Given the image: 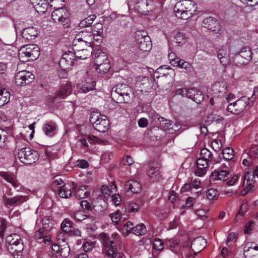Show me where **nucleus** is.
I'll use <instances>...</instances> for the list:
<instances>
[{
    "mask_svg": "<svg viewBox=\"0 0 258 258\" xmlns=\"http://www.w3.org/2000/svg\"><path fill=\"white\" fill-rule=\"evenodd\" d=\"M99 237L103 246V249H106V255L115 258L117 254L116 244L120 241L119 234L117 232H113L109 236L106 233H102L99 234Z\"/></svg>",
    "mask_w": 258,
    "mask_h": 258,
    "instance_id": "1",
    "label": "nucleus"
},
{
    "mask_svg": "<svg viewBox=\"0 0 258 258\" xmlns=\"http://www.w3.org/2000/svg\"><path fill=\"white\" fill-rule=\"evenodd\" d=\"M196 3L190 0H182L176 3L174 7L176 16L183 20H187L196 10Z\"/></svg>",
    "mask_w": 258,
    "mask_h": 258,
    "instance_id": "2",
    "label": "nucleus"
},
{
    "mask_svg": "<svg viewBox=\"0 0 258 258\" xmlns=\"http://www.w3.org/2000/svg\"><path fill=\"white\" fill-rule=\"evenodd\" d=\"M20 147V142L16 143V148H18L17 157L20 161L25 164H32L36 162L39 158L38 152L29 147Z\"/></svg>",
    "mask_w": 258,
    "mask_h": 258,
    "instance_id": "3",
    "label": "nucleus"
},
{
    "mask_svg": "<svg viewBox=\"0 0 258 258\" xmlns=\"http://www.w3.org/2000/svg\"><path fill=\"white\" fill-rule=\"evenodd\" d=\"M39 48L35 44H29L22 46L19 50V58L23 62L35 60L39 56Z\"/></svg>",
    "mask_w": 258,
    "mask_h": 258,
    "instance_id": "4",
    "label": "nucleus"
},
{
    "mask_svg": "<svg viewBox=\"0 0 258 258\" xmlns=\"http://www.w3.org/2000/svg\"><path fill=\"white\" fill-rule=\"evenodd\" d=\"M6 242L9 244L7 246L8 251L14 256H21L23 249V244L21 242L19 235L11 234L6 238Z\"/></svg>",
    "mask_w": 258,
    "mask_h": 258,
    "instance_id": "5",
    "label": "nucleus"
},
{
    "mask_svg": "<svg viewBox=\"0 0 258 258\" xmlns=\"http://www.w3.org/2000/svg\"><path fill=\"white\" fill-rule=\"evenodd\" d=\"M90 121L95 130L99 132H105L109 128V122L106 116L98 115L95 112L92 113L90 115Z\"/></svg>",
    "mask_w": 258,
    "mask_h": 258,
    "instance_id": "6",
    "label": "nucleus"
},
{
    "mask_svg": "<svg viewBox=\"0 0 258 258\" xmlns=\"http://www.w3.org/2000/svg\"><path fill=\"white\" fill-rule=\"evenodd\" d=\"M249 98L242 96L233 102L230 103L227 107V110L231 114L238 115L243 112L249 104Z\"/></svg>",
    "mask_w": 258,
    "mask_h": 258,
    "instance_id": "7",
    "label": "nucleus"
},
{
    "mask_svg": "<svg viewBox=\"0 0 258 258\" xmlns=\"http://www.w3.org/2000/svg\"><path fill=\"white\" fill-rule=\"evenodd\" d=\"M54 11L51 14V18L55 23H58L64 26L68 27L70 14L68 11L62 7L53 8Z\"/></svg>",
    "mask_w": 258,
    "mask_h": 258,
    "instance_id": "8",
    "label": "nucleus"
},
{
    "mask_svg": "<svg viewBox=\"0 0 258 258\" xmlns=\"http://www.w3.org/2000/svg\"><path fill=\"white\" fill-rule=\"evenodd\" d=\"M136 40L139 48L143 51H148L152 48L151 39L144 32L138 31L136 33Z\"/></svg>",
    "mask_w": 258,
    "mask_h": 258,
    "instance_id": "9",
    "label": "nucleus"
},
{
    "mask_svg": "<svg viewBox=\"0 0 258 258\" xmlns=\"http://www.w3.org/2000/svg\"><path fill=\"white\" fill-rule=\"evenodd\" d=\"M34 75L30 72L23 71L18 72L15 76V82L18 86H25L32 83Z\"/></svg>",
    "mask_w": 258,
    "mask_h": 258,
    "instance_id": "10",
    "label": "nucleus"
},
{
    "mask_svg": "<svg viewBox=\"0 0 258 258\" xmlns=\"http://www.w3.org/2000/svg\"><path fill=\"white\" fill-rule=\"evenodd\" d=\"M72 92V86L70 83L61 85L59 89L57 90L51 98V101L54 102L56 100H60L66 98L70 95Z\"/></svg>",
    "mask_w": 258,
    "mask_h": 258,
    "instance_id": "11",
    "label": "nucleus"
},
{
    "mask_svg": "<svg viewBox=\"0 0 258 258\" xmlns=\"http://www.w3.org/2000/svg\"><path fill=\"white\" fill-rule=\"evenodd\" d=\"M112 99L117 103H129L132 102L134 94L132 91L121 93H111Z\"/></svg>",
    "mask_w": 258,
    "mask_h": 258,
    "instance_id": "12",
    "label": "nucleus"
},
{
    "mask_svg": "<svg viewBox=\"0 0 258 258\" xmlns=\"http://www.w3.org/2000/svg\"><path fill=\"white\" fill-rule=\"evenodd\" d=\"M75 56L74 52L69 51L64 53L59 61V66L62 70L69 69L73 64Z\"/></svg>",
    "mask_w": 258,
    "mask_h": 258,
    "instance_id": "13",
    "label": "nucleus"
},
{
    "mask_svg": "<svg viewBox=\"0 0 258 258\" xmlns=\"http://www.w3.org/2000/svg\"><path fill=\"white\" fill-rule=\"evenodd\" d=\"M93 35L90 33L88 34L87 32L81 31L76 36L73 45L76 46L78 44V43L91 45L93 42Z\"/></svg>",
    "mask_w": 258,
    "mask_h": 258,
    "instance_id": "14",
    "label": "nucleus"
},
{
    "mask_svg": "<svg viewBox=\"0 0 258 258\" xmlns=\"http://www.w3.org/2000/svg\"><path fill=\"white\" fill-rule=\"evenodd\" d=\"M135 8L139 12L144 13L153 11L154 6L151 0H136Z\"/></svg>",
    "mask_w": 258,
    "mask_h": 258,
    "instance_id": "15",
    "label": "nucleus"
},
{
    "mask_svg": "<svg viewBox=\"0 0 258 258\" xmlns=\"http://www.w3.org/2000/svg\"><path fill=\"white\" fill-rule=\"evenodd\" d=\"M0 176L3 178L15 189L20 187V183L15 173L11 172L0 171Z\"/></svg>",
    "mask_w": 258,
    "mask_h": 258,
    "instance_id": "16",
    "label": "nucleus"
},
{
    "mask_svg": "<svg viewBox=\"0 0 258 258\" xmlns=\"http://www.w3.org/2000/svg\"><path fill=\"white\" fill-rule=\"evenodd\" d=\"M96 82L90 78H87L77 85V88L84 93H87L94 89Z\"/></svg>",
    "mask_w": 258,
    "mask_h": 258,
    "instance_id": "17",
    "label": "nucleus"
},
{
    "mask_svg": "<svg viewBox=\"0 0 258 258\" xmlns=\"http://www.w3.org/2000/svg\"><path fill=\"white\" fill-rule=\"evenodd\" d=\"M196 102L200 103L204 100V96L199 89L196 88L187 89L186 97Z\"/></svg>",
    "mask_w": 258,
    "mask_h": 258,
    "instance_id": "18",
    "label": "nucleus"
},
{
    "mask_svg": "<svg viewBox=\"0 0 258 258\" xmlns=\"http://www.w3.org/2000/svg\"><path fill=\"white\" fill-rule=\"evenodd\" d=\"M212 91L214 97H222L227 91V85L225 82H215L212 86Z\"/></svg>",
    "mask_w": 258,
    "mask_h": 258,
    "instance_id": "19",
    "label": "nucleus"
},
{
    "mask_svg": "<svg viewBox=\"0 0 258 258\" xmlns=\"http://www.w3.org/2000/svg\"><path fill=\"white\" fill-rule=\"evenodd\" d=\"M204 27L212 31H216L219 29V24L217 20L212 17H209L204 19Z\"/></svg>",
    "mask_w": 258,
    "mask_h": 258,
    "instance_id": "20",
    "label": "nucleus"
},
{
    "mask_svg": "<svg viewBox=\"0 0 258 258\" xmlns=\"http://www.w3.org/2000/svg\"><path fill=\"white\" fill-rule=\"evenodd\" d=\"M124 186L127 192L131 191L133 194L138 193L141 190L140 183L134 180H130L126 181Z\"/></svg>",
    "mask_w": 258,
    "mask_h": 258,
    "instance_id": "21",
    "label": "nucleus"
},
{
    "mask_svg": "<svg viewBox=\"0 0 258 258\" xmlns=\"http://www.w3.org/2000/svg\"><path fill=\"white\" fill-rule=\"evenodd\" d=\"M3 200L5 204L8 206H13L15 204H21L26 201V197L23 196H17L12 198H9L6 194L3 196Z\"/></svg>",
    "mask_w": 258,
    "mask_h": 258,
    "instance_id": "22",
    "label": "nucleus"
},
{
    "mask_svg": "<svg viewBox=\"0 0 258 258\" xmlns=\"http://www.w3.org/2000/svg\"><path fill=\"white\" fill-rule=\"evenodd\" d=\"M206 245V240L201 237L195 238L191 242V247L194 252L201 251Z\"/></svg>",
    "mask_w": 258,
    "mask_h": 258,
    "instance_id": "23",
    "label": "nucleus"
},
{
    "mask_svg": "<svg viewBox=\"0 0 258 258\" xmlns=\"http://www.w3.org/2000/svg\"><path fill=\"white\" fill-rule=\"evenodd\" d=\"M36 11L38 13H44L47 10L49 4L46 0H30Z\"/></svg>",
    "mask_w": 258,
    "mask_h": 258,
    "instance_id": "24",
    "label": "nucleus"
},
{
    "mask_svg": "<svg viewBox=\"0 0 258 258\" xmlns=\"http://www.w3.org/2000/svg\"><path fill=\"white\" fill-rule=\"evenodd\" d=\"M229 172L228 170L218 169L214 170L211 174V179L214 180H225L227 178Z\"/></svg>",
    "mask_w": 258,
    "mask_h": 258,
    "instance_id": "25",
    "label": "nucleus"
},
{
    "mask_svg": "<svg viewBox=\"0 0 258 258\" xmlns=\"http://www.w3.org/2000/svg\"><path fill=\"white\" fill-rule=\"evenodd\" d=\"M147 175L152 181H157L160 177L159 167L155 164L151 165L147 171Z\"/></svg>",
    "mask_w": 258,
    "mask_h": 258,
    "instance_id": "26",
    "label": "nucleus"
},
{
    "mask_svg": "<svg viewBox=\"0 0 258 258\" xmlns=\"http://www.w3.org/2000/svg\"><path fill=\"white\" fill-rule=\"evenodd\" d=\"M23 38L32 40L34 39L38 35V31L33 27H30L24 29L22 33Z\"/></svg>",
    "mask_w": 258,
    "mask_h": 258,
    "instance_id": "27",
    "label": "nucleus"
},
{
    "mask_svg": "<svg viewBox=\"0 0 258 258\" xmlns=\"http://www.w3.org/2000/svg\"><path fill=\"white\" fill-rule=\"evenodd\" d=\"M254 173H250L249 172H245L242 177V180H243L242 184L243 185H245V180L246 182V187L247 192L249 191L251 189H252L253 187V184L254 183L253 178L254 177Z\"/></svg>",
    "mask_w": 258,
    "mask_h": 258,
    "instance_id": "28",
    "label": "nucleus"
},
{
    "mask_svg": "<svg viewBox=\"0 0 258 258\" xmlns=\"http://www.w3.org/2000/svg\"><path fill=\"white\" fill-rule=\"evenodd\" d=\"M56 128V123L52 121L44 123L42 127L45 134L49 137H52L55 134Z\"/></svg>",
    "mask_w": 258,
    "mask_h": 258,
    "instance_id": "29",
    "label": "nucleus"
},
{
    "mask_svg": "<svg viewBox=\"0 0 258 258\" xmlns=\"http://www.w3.org/2000/svg\"><path fill=\"white\" fill-rule=\"evenodd\" d=\"M90 192L87 185L81 186L77 190L74 196L78 199H85L90 196Z\"/></svg>",
    "mask_w": 258,
    "mask_h": 258,
    "instance_id": "30",
    "label": "nucleus"
},
{
    "mask_svg": "<svg viewBox=\"0 0 258 258\" xmlns=\"http://www.w3.org/2000/svg\"><path fill=\"white\" fill-rule=\"evenodd\" d=\"M75 52L74 53L75 58L79 59H85L90 56L91 53L87 49L83 48L82 49H78L74 48Z\"/></svg>",
    "mask_w": 258,
    "mask_h": 258,
    "instance_id": "31",
    "label": "nucleus"
},
{
    "mask_svg": "<svg viewBox=\"0 0 258 258\" xmlns=\"http://www.w3.org/2000/svg\"><path fill=\"white\" fill-rule=\"evenodd\" d=\"M244 254L245 256L249 258H258V246H255L253 247H246L244 248Z\"/></svg>",
    "mask_w": 258,
    "mask_h": 258,
    "instance_id": "32",
    "label": "nucleus"
},
{
    "mask_svg": "<svg viewBox=\"0 0 258 258\" xmlns=\"http://www.w3.org/2000/svg\"><path fill=\"white\" fill-rule=\"evenodd\" d=\"M130 91H132V89L130 87L126 84H121L114 87L112 88L111 93H116V94H119Z\"/></svg>",
    "mask_w": 258,
    "mask_h": 258,
    "instance_id": "33",
    "label": "nucleus"
},
{
    "mask_svg": "<svg viewBox=\"0 0 258 258\" xmlns=\"http://www.w3.org/2000/svg\"><path fill=\"white\" fill-rule=\"evenodd\" d=\"M10 94L9 91L3 89L0 92V106H3L10 101Z\"/></svg>",
    "mask_w": 258,
    "mask_h": 258,
    "instance_id": "34",
    "label": "nucleus"
},
{
    "mask_svg": "<svg viewBox=\"0 0 258 258\" xmlns=\"http://www.w3.org/2000/svg\"><path fill=\"white\" fill-rule=\"evenodd\" d=\"M147 232L146 227L144 224H139L134 227L133 233L138 236L144 235Z\"/></svg>",
    "mask_w": 258,
    "mask_h": 258,
    "instance_id": "35",
    "label": "nucleus"
},
{
    "mask_svg": "<svg viewBox=\"0 0 258 258\" xmlns=\"http://www.w3.org/2000/svg\"><path fill=\"white\" fill-rule=\"evenodd\" d=\"M238 52L247 61H249V60L251 59V55L252 53L249 48L247 47H243L241 48L240 51Z\"/></svg>",
    "mask_w": 258,
    "mask_h": 258,
    "instance_id": "36",
    "label": "nucleus"
},
{
    "mask_svg": "<svg viewBox=\"0 0 258 258\" xmlns=\"http://www.w3.org/2000/svg\"><path fill=\"white\" fill-rule=\"evenodd\" d=\"M110 68V66L108 60L103 62L95 67V70L98 73L100 74H104L108 72Z\"/></svg>",
    "mask_w": 258,
    "mask_h": 258,
    "instance_id": "37",
    "label": "nucleus"
},
{
    "mask_svg": "<svg viewBox=\"0 0 258 258\" xmlns=\"http://www.w3.org/2000/svg\"><path fill=\"white\" fill-rule=\"evenodd\" d=\"M102 24L100 23H97L91 28V33L90 34L93 35V38H95V35H102Z\"/></svg>",
    "mask_w": 258,
    "mask_h": 258,
    "instance_id": "38",
    "label": "nucleus"
},
{
    "mask_svg": "<svg viewBox=\"0 0 258 258\" xmlns=\"http://www.w3.org/2000/svg\"><path fill=\"white\" fill-rule=\"evenodd\" d=\"M96 18L95 15H91L83 20L79 23V26L82 28L87 27L92 24L94 20Z\"/></svg>",
    "mask_w": 258,
    "mask_h": 258,
    "instance_id": "39",
    "label": "nucleus"
},
{
    "mask_svg": "<svg viewBox=\"0 0 258 258\" xmlns=\"http://www.w3.org/2000/svg\"><path fill=\"white\" fill-rule=\"evenodd\" d=\"M174 40L176 43L179 45H182L185 44L187 40V36L182 32H178L174 37Z\"/></svg>",
    "mask_w": 258,
    "mask_h": 258,
    "instance_id": "40",
    "label": "nucleus"
},
{
    "mask_svg": "<svg viewBox=\"0 0 258 258\" xmlns=\"http://www.w3.org/2000/svg\"><path fill=\"white\" fill-rule=\"evenodd\" d=\"M233 60L235 64L238 66L246 64L248 62L244 59L238 52L235 53L233 57Z\"/></svg>",
    "mask_w": 258,
    "mask_h": 258,
    "instance_id": "41",
    "label": "nucleus"
},
{
    "mask_svg": "<svg viewBox=\"0 0 258 258\" xmlns=\"http://www.w3.org/2000/svg\"><path fill=\"white\" fill-rule=\"evenodd\" d=\"M173 66L174 67H179L182 69H184L186 72H190L191 71V64L185 61H183L179 59V61L174 62L173 63Z\"/></svg>",
    "mask_w": 258,
    "mask_h": 258,
    "instance_id": "42",
    "label": "nucleus"
},
{
    "mask_svg": "<svg viewBox=\"0 0 258 258\" xmlns=\"http://www.w3.org/2000/svg\"><path fill=\"white\" fill-rule=\"evenodd\" d=\"M58 195L61 198L68 199L71 197L72 192L69 188L63 186L58 189Z\"/></svg>",
    "mask_w": 258,
    "mask_h": 258,
    "instance_id": "43",
    "label": "nucleus"
},
{
    "mask_svg": "<svg viewBox=\"0 0 258 258\" xmlns=\"http://www.w3.org/2000/svg\"><path fill=\"white\" fill-rule=\"evenodd\" d=\"M133 224L132 222L130 221L127 222L125 224H124L122 228L121 231L122 234L125 236H127L132 231L133 232Z\"/></svg>",
    "mask_w": 258,
    "mask_h": 258,
    "instance_id": "44",
    "label": "nucleus"
},
{
    "mask_svg": "<svg viewBox=\"0 0 258 258\" xmlns=\"http://www.w3.org/2000/svg\"><path fill=\"white\" fill-rule=\"evenodd\" d=\"M158 120L160 122V125L163 130H170L171 126V121L169 120L165 119L162 117H158Z\"/></svg>",
    "mask_w": 258,
    "mask_h": 258,
    "instance_id": "45",
    "label": "nucleus"
},
{
    "mask_svg": "<svg viewBox=\"0 0 258 258\" xmlns=\"http://www.w3.org/2000/svg\"><path fill=\"white\" fill-rule=\"evenodd\" d=\"M206 196L209 200H216L219 196V194L216 189L210 188L207 191Z\"/></svg>",
    "mask_w": 258,
    "mask_h": 258,
    "instance_id": "46",
    "label": "nucleus"
},
{
    "mask_svg": "<svg viewBox=\"0 0 258 258\" xmlns=\"http://www.w3.org/2000/svg\"><path fill=\"white\" fill-rule=\"evenodd\" d=\"M107 60H108L107 57L104 53L102 52H99V54L98 55H96L95 57L94 62L95 66L106 62Z\"/></svg>",
    "mask_w": 258,
    "mask_h": 258,
    "instance_id": "47",
    "label": "nucleus"
},
{
    "mask_svg": "<svg viewBox=\"0 0 258 258\" xmlns=\"http://www.w3.org/2000/svg\"><path fill=\"white\" fill-rule=\"evenodd\" d=\"M60 256L63 258H66L69 256L70 252V248L67 243H64L60 247L58 252Z\"/></svg>",
    "mask_w": 258,
    "mask_h": 258,
    "instance_id": "48",
    "label": "nucleus"
},
{
    "mask_svg": "<svg viewBox=\"0 0 258 258\" xmlns=\"http://www.w3.org/2000/svg\"><path fill=\"white\" fill-rule=\"evenodd\" d=\"M223 158L226 160H231L234 157L233 150L230 148H226L223 150Z\"/></svg>",
    "mask_w": 258,
    "mask_h": 258,
    "instance_id": "49",
    "label": "nucleus"
},
{
    "mask_svg": "<svg viewBox=\"0 0 258 258\" xmlns=\"http://www.w3.org/2000/svg\"><path fill=\"white\" fill-rule=\"evenodd\" d=\"M60 227L63 232L66 233H69V232L71 231L72 227L71 221L67 219H64L61 222Z\"/></svg>",
    "mask_w": 258,
    "mask_h": 258,
    "instance_id": "50",
    "label": "nucleus"
},
{
    "mask_svg": "<svg viewBox=\"0 0 258 258\" xmlns=\"http://www.w3.org/2000/svg\"><path fill=\"white\" fill-rule=\"evenodd\" d=\"M8 133L4 130L0 129V148L6 146Z\"/></svg>",
    "mask_w": 258,
    "mask_h": 258,
    "instance_id": "51",
    "label": "nucleus"
},
{
    "mask_svg": "<svg viewBox=\"0 0 258 258\" xmlns=\"http://www.w3.org/2000/svg\"><path fill=\"white\" fill-rule=\"evenodd\" d=\"M153 248L157 251H161L164 248V243L160 239H155L153 244Z\"/></svg>",
    "mask_w": 258,
    "mask_h": 258,
    "instance_id": "52",
    "label": "nucleus"
},
{
    "mask_svg": "<svg viewBox=\"0 0 258 258\" xmlns=\"http://www.w3.org/2000/svg\"><path fill=\"white\" fill-rule=\"evenodd\" d=\"M200 155L202 158L209 161L212 159V154L209 150L204 148L201 150Z\"/></svg>",
    "mask_w": 258,
    "mask_h": 258,
    "instance_id": "53",
    "label": "nucleus"
},
{
    "mask_svg": "<svg viewBox=\"0 0 258 258\" xmlns=\"http://www.w3.org/2000/svg\"><path fill=\"white\" fill-rule=\"evenodd\" d=\"M248 156L253 159H258V146L252 147L249 149Z\"/></svg>",
    "mask_w": 258,
    "mask_h": 258,
    "instance_id": "54",
    "label": "nucleus"
},
{
    "mask_svg": "<svg viewBox=\"0 0 258 258\" xmlns=\"http://www.w3.org/2000/svg\"><path fill=\"white\" fill-rule=\"evenodd\" d=\"M229 49L226 47H222L219 49L217 51V57L222 58L223 57L227 56L229 55Z\"/></svg>",
    "mask_w": 258,
    "mask_h": 258,
    "instance_id": "55",
    "label": "nucleus"
},
{
    "mask_svg": "<svg viewBox=\"0 0 258 258\" xmlns=\"http://www.w3.org/2000/svg\"><path fill=\"white\" fill-rule=\"evenodd\" d=\"M110 217L111 218L112 221L115 224H117L119 221L121 220V217L120 214L118 211L113 214H110Z\"/></svg>",
    "mask_w": 258,
    "mask_h": 258,
    "instance_id": "56",
    "label": "nucleus"
},
{
    "mask_svg": "<svg viewBox=\"0 0 258 258\" xmlns=\"http://www.w3.org/2000/svg\"><path fill=\"white\" fill-rule=\"evenodd\" d=\"M211 147L216 152L219 151L222 147V144L220 140H215L213 141L211 143Z\"/></svg>",
    "mask_w": 258,
    "mask_h": 258,
    "instance_id": "57",
    "label": "nucleus"
},
{
    "mask_svg": "<svg viewBox=\"0 0 258 258\" xmlns=\"http://www.w3.org/2000/svg\"><path fill=\"white\" fill-rule=\"evenodd\" d=\"M42 226L44 230H49L51 228V222L47 217H45L42 221Z\"/></svg>",
    "mask_w": 258,
    "mask_h": 258,
    "instance_id": "58",
    "label": "nucleus"
},
{
    "mask_svg": "<svg viewBox=\"0 0 258 258\" xmlns=\"http://www.w3.org/2000/svg\"><path fill=\"white\" fill-rule=\"evenodd\" d=\"M197 168L195 170V173L198 176H202L205 175L207 172V168L197 166Z\"/></svg>",
    "mask_w": 258,
    "mask_h": 258,
    "instance_id": "59",
    "label": "nucleus"
},
{
    "mask_svg": "<svg viewBox=\"0 0 258 258\" xmlns=\"http://www.w3.org/2000/svg\"><path fill=\"white\" fill-rule=\"evenodd\" d=\"M134 162V161L132 158L128 155L123 157L122 160V163L124 165L131 166L133 164Z\"/></svg>",
    "mask_w": 258,
    "mask_h": 258,
    "instance_id": "60",
    "label": "nucleus"
},
{
    "mask_svg": "<svg viewBox=\"0 0 258 258\" xmlns=\"http://www.w3.org/2000/svg\"><path fill=\"white\" fill-rule=\"evenodd\" d=\"M56 238L58 244H61V243H66L65 241L66 235L63 231L58 232L57 233Z\"/></svg>",
    "mask_w": 258,
    "mask_h": 258,
    "instance_id": "61",
    "label": "nucleus"
},
{
    "mask_svg": "<svg viewBox=\"0 0 258 258\" xmlns=\"http://www.w3.org/2000/svg\"><path fill=\"white\" fill-rule=\"evenodd\" d=\"M208 162V160L200 157L197 161V166L207 168Z\"/></svg>",
    "mask_w": 258,
    "mask_h": 258,
    "instance_id": "62",
    "label": "nucleus"
},
{
    "mask_svg": "<svg viewBox=\"0 0 258 258\" xmlns=\"http://www.w3.org/2000/svg\"><path fill=\"white\" fill-rule=\"evenodd\" d=\"M139 209V206L135 203H131L127 206V210L130 212H137Z\"/></svg>",
    "mask_w": 258,
    "mask_h": 258,
    "instance_id": "63",
    "label": "nucleus"
},
{
    "mask_svg": "<svg viewBox=\"0 0 258 258\" xmlns=\"http://www.w3.org/2000/svg\"><path fill=\"white\" fill-rule=\"evenodd\" d=\"M101 193L104 198H107L109 195L111 191L108 188V186L103 185L101 187Z\"/></svg>",
    "mask_w": 258,
    "mask_h": 258,
    "instance_id": "64",
    "label": "nucleus"
}]
</instances>
